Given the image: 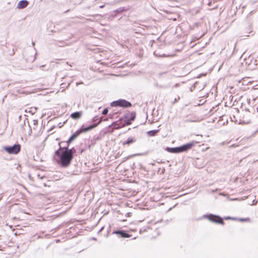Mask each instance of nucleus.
Instances as JSON below:
<instances>
[{"label": "nucleus", "instance_id": "1a4fd4ad", "mask_svg": "<svg viewBox=\"0 0 258 258\" xmlns=\"http://www.w3.org/2000/svg\"><path fill=\"white\" fill-rule=\"evenodd\" d=\"M135 141H136V140L134 138L130 137L127 139V140L125 142L123 143V145H125V144L129 145L130 144L135 142Z\"/></svg>", "mask_w": 258, "mask_h": 258}, {"label": "nucleus", "instance_id": "dca6fc26", "mask_svg": "<svg viewBox=\"0 0 258 258\" xmlns=\"http://www.w3.org/2000/svg\"><path fill=\"white\" fill-rule=\"evenodd\" d=\"M240 221H245V219H240Z\"/></svg>", "mask_w": 258, "mask_h": 258}, {"label": "nucleus", "instance_id": "f257e3e1", "mask_svg": "<svg viewBox=\"0 0 258 258\" xmlns=\"http://www.w3.org/2000/svg\"><path fill=\"white\" fill-rule=\"evenodd\" d=\"M60 143H59V148L55 151V156L59 158L58 163L62 167H66L68 166L73 158V153L76 150L74 148L69 149L68 147H61Z\"/></svg>", "mask_w": 258, "mask_h": 258}, {"label": "nucleus", "instance_id": "39448f33", "mask_svg": "<svg viewBox=\"0 0 258 258\" xmlns=\"http://www.w3.org/2000/svg\"><path fill=\"white\" fill-rule=\"evenodd\" d=\"M111 105L112 106H121L124 107H128L131 106L132 104L130 102L123 100H118L111 102Z\"/></svg>", "mask_w": 258, "mask_h": 258}, {"label": "nucleus", "instance_id": "0eeeda50", "mask_svg": "<svg viewBox=\"0 0 258 258\" xmlns=\"http://www.w3.org/2000/svg\"><path fill=\"white\" fill-rule=\"evenodd\" d=\"M29 4V3L26 0L20 1L17 5V8L19 9L25 8Z\"/></svg>", "mask_w": 258, "mask_h": 258}, {"label": "nucleus", "instance_id": "4468645a", "mask_svg": "<svg viewBox=\"0 0 258 258\" xmlns=\"http://www.w3.org/2000/svg\"><path fill=\"white\" fill-rule=\"evenodd\" d=\"M108 112V109L107 108H105L102 111V114H104V115H106V114H107Z\"/></svg>", "mask_w": 258, "mask_h": 258}, {"label": "nucleus", "instance_id": "6ab92c4d", "mask_svg": "<svg viewBox=\"0 0 258 258\" xmlns=\"http://www.w3.org/2000/svg\"><path fill=\"white\" fill-rule=\"evenodd\" d=\"M126 123H127V124H131V122H127Z\"/></svg>", "mask_w": 258, "mask_h": 258}, {"label": "nucleus", "instance_id": "9d476101", "mask_svg": "<svg viewBox=\"0 0 258 258\" xmlns=\"http://www.w3.org/2000/svg\"><path fill=\"white\" fill-rule=\"evenodd\" d=\"M158 132V130H152L147 132V135L149 136H154Z\"/></svg>", "mask_w": 258, "mask_h": 258}, {"label": "nucleus", "instance_id": "2eb2a0df", "mask_svg": "<svg viewBox=\"0 0 258 258\" xmlns=\"http://www.w3.org/2000/svg\"><path fill=\"white\" fill-rule=\"evenodd\" d=\"M73 141H70V138L68 140V141H67V146L68 147V146L69 145L70 143H71Z\"/></svg>", "mask_w": 258, "mask_h": 258}, {"label": "nucleus", "instance_id": "f3484780", "mask_svg": "<svg viewBox=\"0 0 258 258\" xmlns=\"http://www.w3.org/2000/svg\"><path fill=\"white\" fill-rule=\"evenodd\" d=\"M104 7V5H102V6H100V8H103Z\"/></svg>", "mask_w": 258, "mask_h": 258}, {"label": "nucleus", "instance_id": "6e6552de", "mask_svg": "<svg viewBox=\"0 0 258 258\" xmlns=\"http://www.w3.org/2000/svg\"><path fill=\"white\" fill-rule=\"evenodd\" d=\"M82 115L81 111L75 112L71 114V117L74 119H79Z\"/></svg>", "mask_w": 258, "mask_h": 258}, {"label": "nucleus", "instance_id": "aec40b11", "mask_svg": "<svg viewBox=\"0 0 258 258\" xmlns=\"http://www.w3.org/2000/svg\"><path fill=\"white\" fill-rule=\"evenodd\" d=\"M2 197H0V201L2 200Z\"/></svg>", "mask_w": 258, "mask_h": 258}, {"label": "nucleus", "instance_id": "20e7f679", "mask_svg": "<svg viewBox=\"0 0 258 258\" xmlns=\"http://www.w3.org/2000/svg\"><path fill=\"white\" fill-rule=\"evenodd\" d=\"M4 149L9 154H16L18 153L20 150V145L16 144L13 146L5 147Z\"/></svg>", "mask_w": 258, "mask_h": 258}, {"label": "nucleus", "instance_id": "423d86ee", "mask_svg": "<svg viewBox=\"0 0 258 258\" xmlns=\"http://www.w3.org/2000/svg\"><path fill=\"white\" fill-rule=\"evenodd\" d=\"M208 219L210 221L215 223L220 224L223 223V219L218 216L210 215L208 216Z\"/></svg>", "mask_w": 258, "mask_h": 258}, {"label": "nucleus", "instance_id": "a211bd4d", "mask_svg": "<svg viewBox=\"0 0 258 258\" xmlns=\"http://www.w3.org/2000/svg\"><path fill=\"white\" fill-rule=\"evenodd\" d=\"M225 219H231V218H230V217H228L227 218H225Z\"/></svg>", "mask_w": 258, "mask_h": 258}, {"label": "nucleus", "instance_id": "7ed1b4c3", "mask_svg": "<svg viewBox=\"0 0 258 258\" xmlns=\"http://www.w3.org/2000/svg\"><path fill=\"white\" fill-rule=\"evenodd\" d=\"M101 122V118H100L98 123H97V124H94L90 125L87 127H83V126H82L80 130L76 131L73 135H72V136L70 137V141H73L74 140H75L77 137H78L79 136V135L81 133L86 132L89 131L93 129V128L95 127Z\"/></svg>", "mask_w": 258, "mask_h": 258}, {"label": "nucleus", "instance_id": "f8f14e48", "mask_svg": "<svg viewBox=\"0 0 258 258\" xmlns=\"http://www.w3.org/2000/svg\"><path fill=\"white\" fill-rule=\"evenodd\" d=\"M135 114L134 113H132L131 114L130 120H131V121L134 120L135 119Z\"/></svg>", "mask_w": 258, "mask_h": 258}, {"label": "nucleus", "instance_id": "ddd939ff", "mask_svg": "<svg viewBox=\"0 0 258 258\" xmlns=\"http://www.w3.org/2000/svg\"><path fill=\"white\" fill-rule=\"evenodd\" d=\"M64 43V42H59V43L57 44V45L58 46L62 47L65 45Z\"/></svg>", "mask_w": 258, "mask_h": 258}, {"label": "nucleus", "instance_id": "f03ea898", "mask_svg": "<svg viewBox=\"0 0 258 258\" xmlns=\"http://www.w3.org/2000/svg\"><path fill=\"white\" fill-rule=\"evenodd\" d=\"M197 142H192L187 144H184L182 146L175 148L167 147L166 150L168 152L172 153H177L183 152H185L190 149Z\"/></svg>", "mask_w": 258, "mask_h": 258}, {"label": "nucleus", "instance_id": "9b49d317", "mask_svg": "<svg viewBox=\"0 0 258 258\" xmlns=\"http://www.w3.org/2000/svg\"><path fill=\"white\" fill-rule=\"evenodd\" d=\"M115 233H120L121 234L122 237H128L129 235L126 233L121 232V231H115Z\"/></svg>", "mask_w": 258, "mask_h": 258}]
</instances>
